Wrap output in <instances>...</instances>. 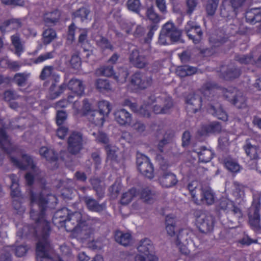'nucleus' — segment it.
Here are the masks:
<instances>
[{"label": "nucleus", "mask_w": 261, "mask_h": 261, "mask_svg": "<svg viewBox=\"0 0 261 261\" xmlns=\"http://www.w3.org/2000/svg\"><path fill=\"white\" fill-rule=\"evenodd\" d=\"M30 217L35 221L33 228H30V233L38 237L49 236L50 226L45 219V212L47 208V199L41 194L31 192Z\"/></svg>", "instance_id": "nucleus-1"}, {"label": "nucleus", "mask_w": 261, "mask_h": 261, "mask_svg": "<svg viewBox=\"0 0 261 261\" xmlns=\"http://www.w3.org/2000/svg\"><path fill=\"white\" fill-rule=\"evenodd\" d=\"M11 161L15 166L22 170L31 169L33 173H28L25 175V179L28 185L31 186L33 182L34 179L40 180L42 183L44 182L43 174H42L36 167L32 158L27 154H23L22 156V161H19L17 159L11 157Z\"/></svg>", "instance_id": "nucleus-2"}, {"label": "nucleus", "mask_w": 261, "mask_h": 261, "mask_svg": "<svg viewBox=\"0 0 261 261\" xmlns=\"http://www.w3.org/2000/svg\"><path fill=\"white\" fill-rule=\"evenodd\" d=\"M220 210L224 211L227 215V218L231 223L232 228L237 227L240 223V219L242 218V210L234 203L226 198L220 200L219 205Z\"/></svg>", "instance_id": "nucleus-3"}, {"label": "nucleus", "mask_w": 261, "mask_h": 261, "mask_svg": "<svg viewBox=\"0 0 261 261\" xmlns=\"http://www.w3.org/2000/svg\"><path fill=\"white\" fill-rule=\"evenodd\" d=\"M181 35V32L171 22L166 23L161 31L159 42L162 45L168 43V39L173 42L178 41Z\"/></svg>", "instance_id": "nucleus-4"}, {"label": "nucleus", "mask_w": 261, "mask_h": 261, "mask_svg": "<svg viewBox=\"0 0 261 261\" xmlns=\"http://www.w3.org/2000/svg\"><path fill=\"white\" fill-rule=\"evenodd\" d=\"M99 111L94 110L86 114L89 121L95 125L102 126L105 121V116L108 115L111 111L110 105L107 101L99 103Z\"/></svg>", "instance_id": "nucleus-5"}, {"label": "nucleus", "mask_w": 261, "mask_h": 261, "mask_svg": "<svg viewBox=\"0 0 261 261\" xmlns=\"http://www.w3.org/2000/svg\"><path fill=\"white\" fill-rule=\"evenodd\" d=\"M196 224L199 231L206 233L211 232L214 227V218L209 214L201 211L195 212Z\"/></svg>", "instance_id": "nucleus-6"}, {"label": "nucleus", "mask_w": 261, "mask_h": 261, "mask_svg": "<svg viewBox=\"0 0 261 261\" xmlns=\"http://www.w3.org/2000/svg\"><path fill=\"white\" fill-rule=\"evenodd\" d=\"M84 144L83 134L78 132H73L67 139V150L72 155L78 154L84 148Z\"/></svg>", "instance_id": "nucleus-7"}, {"label": "nucleus", "mask_w": 261, "mask_h": 261, "mask_svg": "<svg viewBox=\"0 0 261 261\" xmlns=\"http://www.w3.org/2000/svg\"><path fill=\"white\" fill-rule=\"evenodd\" d=\"M60 222H64L65 227L67 231L74 232L75 230H78L80 226L84 224L85 220L83 219L80 212H73L69 210L67 219L60 220Z\"/></svg>", "instance_id": "nucleus-8"}, {"label": "nucleus", "mask_w": 261, "mask_h": 261, "mask_svg": "<svg viewBox=\"0 0 261 261\" xmlns=\"http://www.w3.org/2000/svg\"><path fill=\"white\" fill-rule=\"evenodd\" d=\"M48 237L44 235L36 237L38 240L36 246L37 261H44V259L49 258V252L51 250V247Z\"/></svg>", "instance_id": "nucleus-9"}, {"label": "nucleus", "mask_w": 261, "mask_h": 261, "mask_svg": "<svg viewBox=\"0 0 261 261\" xmlns=\"http://www.w3.org/2000/svg\"><path fill=\"white\" fill-rule=\"evenodd\" d=\"M137 164L139 171L146 177L151 179L153 177V167L149 159L142 153L137 154Z\"/></svg>", "instance_id": "nucleus-10"}, {"label": "nucleus", "mask_w": 261, "mask_h": 261, "mask_svg": "<svg viewBox=\"0 0 261 261\" xmlns=\"http://www.w3.org/2000/svg\"><path fill=\"white\" fill-rule=\"evenodd\" d=\"M224 95L238 109L246 107V99L245 97L243 95L242 92L238 90L235 88L226 89L224 92Z\"/></svg>", "instance_id": "nucleus-11"}, {"label": "nucleus", "mask_w": 261, "mask_h": 261, "mask_svg": "<svg viewBox=\"0 0 261 261\" xmlns=\"http://www.w3.org/2000/svg\"><path fill=\"white\" fill-rule=\"evenodd\" d=\"M185 31L189 38L195 44L198 43L202 39L203 32L198 25H195L193 22H189L185 27Z\"/></svg>", "instance_id": "nucleus-12"}, {"label": "nucleus", "mask_w": 261, "mask_h": 261, "mask_svg": "<svg viewBox=\"0 0 261 261\" xmlns=\"http://www.w3.org/2000/svg\"><path fill=\"white\" fill-rule=\"evenodd\" d=\"M80 198L85 203L87 208L91 212L100 213L106 208L105 203L100 204L91 196L80 195Z\"/></svg>", "instance_id": "nucleus-13"}, {"label": "nucleus", "mask_w": 261, "mask_h": 261, "mask_svg": "<svg viewBox=\"0 0 261 261\" xmlns=\"http://www.w3.org/2000/svg\"><path fill=\"white\" fill-rule=\"evenodd\" d=\"M201 97L195 94H189L186 98V110L189 115L197 112L201 106Z\"/></svg>", "instance_id": "nucleus-14"}, {"label": "nucleus", "mask_w": 261, "mask_h": 261, "mask_svg": "<svg viewBox=\"0 0 261 261\" xmlns=\"http://www.w3.org/2000/svg\"><path fill=\"white\" fill-rule=\"evenodd\" d=\"M129 61L134 66L138 68L146 67L148 64V60L145 56L140 54L138 49H134L129 56Z\"/></svg>", "instance_id": "nucleus-15"}, {"label": "nucleus", "mask_w": 261, "mask_h": 261, "mask_svg": "<svg viewBox=\"0 0 261 261\" xmlns=\"http://www.w3.org/2000/svg\"><path fill=\"white\" fill-rule=\"evenodd\" d=\"M161 168L163 172L159 179L161 185L165 188H170L176 185L177 180L175 175L170 171H165V166H161Z\"/></svg>", "instance_id": "nucleus-16"}, {"label": "nucleus", "mask_w": 261, "mask_h": 261, "mask_svg": "<svg viewBox=\"0 0 261 261\" xmlns=\"http://www.w3.org/2000/svg\"><path fill=\"white\" fill-rule=\"evenodd\" d=\"M115 120L122 126L129 125L132 120V114L124 109L116 110L114 113Z\"/></svg>", "instance_id": "nucleus-17"}, {"label": "nucleus", "mask_w": 261, "mask_h": 261, "mask_svg": "<svg viewBox=\"0 0 261 261\" xmlns=\"http://www.w3.org/2000/svg\"><path fill=\"white\" fill-rule=\"evenodd\" d=\"M151 81L150 77L136 72L132 77L131 83L140 89H145L151 85Z\"/></svg>", "instance_id": "nucleus-18"}, {"label": "nucleus", "mask_w": 261, "mask_h": 261, "mask_svg": "<svg viewBox=\"0 0 261 261\" xmlns=\"http://www.w3.org/2000/svg\"><path fill=\"white\" fill-rule=\"evenodd\" d=\"M249 222L251 227L255 231L260 229V215L259 207L257 206H253L250 209L249 213Z\"/></svg>", "instance_id": "nucleus-19"}, {"label": "nucleus", "mask_w": 261, "mask_h": 261, "mask_svg": "<svg viewBox=\"0 0 261 261\" xmlns=\"http://www.w3.org/2000/svg\"><path fill=\"white\" fill-rule=\"evenodd\" d=\"M236 10L228 0H224L220 7V14L225 18H233L237 15Z\"/></svg>", "instance_id": "nucleus-20"}, {"label": "nucleus", "mask_w": 261, "mask_h": 261, "mask_svg": "<svg viewBox=\"0 0 261 261\" xmlns=\"http://www.w3.org/2000/svg\"><path fill=\"white\" fill-rule=\"evenodd\" d=\"M207 111L209 113L215 116L219 119L226 121L227 119V115L222 108L221 105L219 102H211L208 104Z\"/></svg>", "instance_id": "nucleus-21"}, {"label": "nucleus", "mask_w": 261, "mask_h": 261, "mask_svg": "<svg viewBox=\"0 0 261 261\" xmlns=\"http://www.w3.org/2000/svg\"><path fill=\"white\" fill-rule=\"evenodd\" d=\"M138 251L141 254L153 255L152 254L153 251V245L151 241L147 238L141 240L137 246Z\"/></svg>", "instance_id": "nucleus-22"}, {"label": "nucleus", "mask_w": 261, "mask_h": 261, "mask_svg": "<svg viewBox=\"0 0 261 261\" xmlns=\"http://www.w3.org/2000/svg\"><path fill=\"white\" fill-rule=\"evenodd\" d=\"M141 199L146 203L151 204L156 199L157 193L149 187L143 188L140 192Z\"/></svg>", "instance_id": "nucleus-23"}, {"label": "nucleus", "mask_w": 261, "mask_h": 261, "mask_svg": "<svg viewBox=\"0 0 261 261\" xmlns=\"http://www.w3.org/2000/svg\"><path fill=\"white\" fill-rule=\"evenodd\" d=\"M245 18L248 22L252 24L261 21V8L248 9L246 12Z\"/></svg>", "instance_id": "nucleus-24"}, {"label": "nucleus", "mask_w": 261, "mask_h": 261, "mask_svg": "<svg viewBox=\"0 0 261 261\" xmlns=\"http://www.w3.org/2000/svg\"><path fill=\"white\" fill-rule=\"evenodd\" d=\"M244 149L247 155L252 160H256L258 158V146L254 144L253 140H247Z\"/></svg>", "instance_id": "nucleus-25"}, {"label": "nucleus", "mask_w": 261, "mask_h": 261, "mask_svg": "<svg viewBox=\"0 0 261 261\" xmlns=\"http://www.w3.org/2000/svg\"><path fill=\"white\" fill-rule=\"evenodd\" d=\"M90 183L98 198L101 199L104 196L105 189L103 182L98 178H93L90 179Z\"/></svg>", "instance_id": "nucleus-26"}, {"label": "nucleus", "mask_w": 261, "mask_h": 261, "mask_svg": "<svg viewBox=\"0 0 261 261\" xmlns=\"http://www.w3.org/2000/svg\"><path fill=\"white\" fill-rule=\"evenodd\" d=\"M221 129V126L220 123L214 122L208 125L203 126L198 133L200 136H205L210 133H218Z\"/></svg>", "instance_id": "nucleus-27"}, {"label": "nucleus", "mask_w": 261, "mask_h": 261, "mask_svg": "<svg viewBox=\"0 0 261 261\" xmlns=\"http://www.w3.org/2000/svg\"><path fill=\"white\" fill-rule=\"evenodd\" d=\"M68 87L69 90L77 95H81L84 90L82 82L76 79H72L69 81Z\"/></svg>", "instance_id": "nucleus-28"}, {"label": "nucleus", "mask_w": 261, "mask_h": 261, "mask_svg": "<svg viewBox=\"0 0 261 261\" xmlns=\"http://www.w3.org/2000/svg\"><path fill=\"white\" fill-rule=\"evenodd\" d=\"M61 16V13L58 10L46 13L44 16L45 23L48 25H54L58 21Z\"/></svg>", "instance_id": "nucleus-29"}, {"label": "nucleus", "mask_w": 261, "mask_h": 261, "mask_svg": "<svg viewBox=\"0 0 261 261\" xmlns=\"http://www.w3.org/2000/svg\"><path fill=\"white\" fill-rule=\"evenodd\" d=\"M11 146V139L4 129L0 128V148L6 152Z\"/></svg>", "instance_id": "nucleus-30"}, {"label": "nucleus", "mask_w": 261, "mask_h": 261, "mask_svg": "<svg viewBox=\"0 0 261 261\" xmlns=\"http://www.w3.org/2000/svg\"><path fill=\"white\" fill-rule=\"evenodd\" d=\"M197 71V69L196 67L185 65L178 67L176 70V73L178 76L182 77L192 75Z\"/></svg>", "instance_id": "nucleus-31"}, {"label": "nucleus", "mask_w": 261, "mask_h": 261, "mask_svg": "<svg viewBox=\"0 0 261 261\" xmlns=\"http://www.w3.org/2000/svg\"><path fill=\"white\" fill-rule=\"evenodd\" d=\"M66 87L64 84L58 86L56 83H52L49 88L50 98L53 99L58 97L64 92Z\"/></svg>", "instance_id": "nucleus-32"}, {"label": "nucleus", "mask_w": 261, "mask_h": 261, "mask_svg": "<svg viewBox=\"0 0 261 261\" xmlns=\"http://www.w3.org/2000/svg\"><path fill=\"white\" fill-rule=\"evenodd\" d=\"M39 152L40 155L44 157L47 161L55 162L58 160V154L53 149L42 147L40 149Z\"/></svg>", "instance_id": "nucleus-33"}, {"label": "nucleus", "mask_w": 261, "mask_h": 261, "mask_svg": "<svg viewBox=\"0 0 261 261\" xmlns=\"http://www.w3.org/2000/svg\"><path fill=\"white\" fill-rule=\"evenodd\" d=\"M131 236L128 233H124L122 231H116L115 234V241L119 244L126 246L129 244Z\"/></svg>", "instance_id": "nucleus-34"}, {"label": "nucleus", "mask_w": 261, "mask_h": 261, "mask_svg": "<svg viewBox=\"0 0 261 261\" xmlns=\"http://www.w3.org/2000/svg\"><path fill=\"white\" fill-rule=\"evenodd\" d=\"M9 177L11 180L10 187L11 196L13 197H19L21 195V192L19 188L17 177L14 174H10Z\"/></svg>", "instance_id": "nucleus-35"}, {"label": "nucleus", "mask_w": 261, "mask_h": 261, "mask_svg": "<svg viewBox=\"0 0 261 261\" xmlns=\"http://www.w3.org/2000/svg\"><path fill=\"white\" fill-rule=\"evenodd\" d=\"M220 0H207L205 8L207 15L210 16H214L217 9Z\"/></svg>", "instance_id": "nucleus-36"}, {"label": "nucleus", "mask_w": 261, "mask_h": 261, "mask_svg": "<svg viewBox=\"0 0 261 261\" xmlns=\"http://www.w3.org/2000/svg\"><path fill=\"white\" fill-rule=\"evenodd\" d=\"M28 247L25 245H19L17 246L12 245L6 247L7 251H14L15 255L18 257H21L24 255L28 250Z\"/></svg>", "instance_id": "nucleus-37"}, {"label": "nucleus", "mask_w": 261, "mask_h": 261, "mask_svg": "<svg viewBox=\"0 0 261 261\" xmlns=\"http://www.w3.org/2000/svg\"><path fill=\"white\" fill-rule=\"evenodd\" d=\"M137 191L135 188L130 189L127 192L123 193L120 199V203L122 205H126L129 203L134 197L137 196Z\"/></svg>", "instance_id": "nucleus-38"}, {"label": "nucleus", "mask_w": 261, "mask_h": 261, "mask_svg": "<svg viewBox=\"0 0 261 261\" xmlns=\"http://www.w3.org/2000/svg\"><path fill=\"white\" fill-rule=\"evenodd\" d=\"M199 160L201 162L207 163L211 160L213 153L210 149L202 147L199 151H197Z\"/></svg>", "instance_id": "nucleus-39"}, {"label": "nucleus", "mask_w": 261, "mask_h": 261, "mask_svg": "<svg viewBox=\"0 0 261 261\" xmlns=\"http://www.w3.org/2000/svg\"><path fill=\"white\" fill-rule=\"evenodd\" d=\"M146 16L147 19L154 23V24L159 23L161 19L160 16L156 13L152 6L147 8Z\"/></svg>", "instance_id": "nucleus-40"}, {"label": "nucleus", "mask_w": 261, "mask_h": 261, "mask_svg": "<svg viewBox=\"0 0 261 261\" xmlns=\"http://www.w3.org/2000/svg\"><path fill=\"white\" fill-rule=\"evenodd\" d=\"M199 201L205 202L207 204L210 205L213 203L214 201V196L211 190H202L200 199L198 201H195L198 203Z\"/></svg>", "instance_id": "nucleus-41"}, {"label": "nucleus", "mask_w": 261, "mask_h": 261, "mask_svg": "<svg viewBox=\"0 0 261 261\" xmlns=\"http://www.w3.org/2000/svg\"><path fill=\"white\" fill-rule=\"evenodd\" d=\"M217 85L212 82L208 81L203 84L201 88L202 93L204 96L207 97V100L212 101V99H210V97L209 94H211L213 92V90L216 88Z\"/></svg>", "instance_id": "nucleus-42"}, {"label": "nucleus", "mask_w": 261, "mask_h": 261, "mask_svg": "<svg viewBox=\"0 0 261 261\" xmlns=\"http://www.w3.org/2000/svg\"><path fill=\"white\" fill-rule=\"evenodd\" d=\"M74 232H76L82 239H87L92 233V230L87 225L85 221L84 224L82 225V226L79 227L78 230H75Z\"/></svg>", "instance_id": "nucleus-43"}, {"label": "nucleus", "mask_w": 261, "mask_h": 261, "mask_svg": "<svg viewBox=\"0 0 261 261\" xmlns=\"http://www.w3.org/2000/svg\"><path fill=\"white\" fill-rule=\"evenodd\" d=\"M69 210L67 208H63L58 211L54 215L53 220L55 223H64V222H60V220L67 219Z\"/></svg>", "instance_id": "nucleus-44"}, {"label": "nucleus", "mask_w": 261, "mask_h": 261, "mask_svg": "<svg viewBox=\"0 0 261 261\" xmlns=\"http://www.w3.org/2000/svg\"><path fill=\"white\" fill-rule=\"evenodd\" d=\"M56 37V33L52 29H46L43 33V43L44 44L50 43Z\"/></svg>", "instance_id": "nucleus-45"}, {"label": "nucleus", "mask_w": 261, "mask_h": 261, "mask_svg": "<svg viewBox=\"0 0 261 261\" xmlns=\"http://www.w3.org/2000/svg\"><path fill=\"white\" fill-rule=\"evenodd\" d=\"M29 76V74L25 73H18L15 74L13 81L18 86H24L26 85L27 81Z\"/></svg>", "instance_id": "nucleus-46"}, {"label": "nucleus", "mask_w": 261, "mask_h": 261, "mask_svg": "<svg viewBox=\"0 0 261 261\" xmlns=\"http://www.w3.org/2000/svg\"><path fill=\"white\" fill-rule=\"evenodd\" d=\"M241 73V70L236 67L229 68L226 71V78L232 80L240 76Z\"/></svg>", "instance_id": "nucleus-47"}, {"label": "nucleus", "mask_w": 261, "mask_h": 261, "mask_svg": "<svg viewBox=\"0 0 261 261\" xmlns=\"http://www.w3.org/2000/svg\"><path fill=\"white\" fill-rule=\"evenodd\" d=\"M235 60L244 64H254L255 62L251 55H237L235 56Z\"/></svg>", "instance_id": "nucleus-48"}, {"label": "nucleus", "mask_w": 261, "mask_h": 261, "mask_svg": "<svg viewBox=\"0 0 261 261\" xmlns=\"http://www.w3.org/2000/svg\"><path fill=\"white\" fill-rule=\"evenodd\" d=\"M11 41L12 44L15 48L16 54L19 55L20 53L23 50V47L20 37L17 35H13L11 37Z\"/></svg>", "instance_id": "nucleus-49"}, {"label": "nucleus", "mask_w": 261, "mask_h": 261, "mask_svg": "<svg viewBox=\"0 0 261 261\" xmlns=\"http://www.w3.org/2000/svg\"><path fill=\"white\" fill-rule=\"evenodd\" d=\"M96 86L100 91H108L111 89L109 81L106 79H98L96 82Z\"/></svg>", "instance_id": "nucleus-50"}, {"label": "nucleus", "mask_w": 261, "mask_h": 261, "mask_svg": "<svg viewBox=\"0 0 261 261\" xmlns=\"http://www.w3.org/2000/svg\"><path fill=\"white\" fill-rule=\"evenodd\" d=\"M126 6L128 9L130 11L139 13L140 10L141 3L140 0H128Z\"/></svg>", "instance_id": "nucleus-51"}, {"label": "nucleus", "mask_w": 261, "mask_h": 261, "mask_svg": "<svg viewBox=\"0 0 261 261\" xmlns=\"http://www.w3.org/2000/svg\"><path fill=\"white\" fill-rule=\"evenodd\" d=\"M12 25V29L18 28L20 27L21 23L18 19H11L5 21L2 25H0V30L2 32L5 30V28L10 25Z\"/></svg>", "instance_id": "nucleus-52"}, {"label": "nucleus", "mask_w": 261, "mask_h": 261, "mask_svg": "<svg viewBox=\"0 0 261 261\" xmlns=\"http://www.w3.org/2000/svg\"><path fill=\"white\" fill-rule=\"evenodd\" d=\"M199 186V183L197 180H193L190 182L187 186V188L191 193L192 198L195 201H198V198L196 196V191Z\"/></svg>", "instance_id": "nucleus-53"}, {"label": "nucleus", "mask_w": 261, "mask_h": 261, "mask_svg": "<svg viewBox=\"0 0 261 261\" xmlns=\"http://www.w3.org/2000/svg\"><path fill=\"white\" fill-rule=\"evenodd\" d=\"M161 100L163 101V105L162 106L163 111L165 114H167L173 106L172 99L170 97H165L164 98H162Z\"/></svg>", "instance_id": "nucleus-54"}, {"label": "nucleus", "mask_w": 261, "mask_h": 261, "mask_svg": "<svg viewBox=\"0 0 261 261\" xmlns=\"http://www.w3.org/2000/svg\"><path fill=\"white\" fill-rule=\"evenodd\" d=\"M121 190V185L119 182L115 181L109 188L111 197L116 198Z\"/></svg>", "instance_id": "nucleus-55"}, {"label": "nucleus", "mask_w": 261, "mask_h": 261, "mask_svg": "<svg viewBox=\"0 0 261 261\" xmlns=\"http://www.w3.org/2000/svg\"><path fill=\"white\" fill-rule=\"evenodd\" d=\"M54 56V51L46 53L44 54L40 55L37 58L35 59L33 62L35 64L41 63L46 61V60L53 58Z\"/></svg>", "instance_id": "nucleus-56"}, {"label": "nucleus", "mask_w": 261, "mask_h": 261, "mask_svg": "<svg viewBox=\"0 0 261 261\" xmlns=\"http://www.w3.org/2000/svg\"><path fill=\"white\" fill-rule=\"evenodd\" d=\"M158 257L154 255H149V256L139 254L134 257V261H157Z\"/></svg>", "instance_id": "nucleus-57"}, {"label": "nucleus", "mask_w": 261, "mask_h": 261, "mask_svg": "<svg viewBox=\"0 0 261 261\" xmlns=\"http://www.w3.org/2000/svg\"><path fill=\"white\" fill-rule=\"evenodd\" d=\"M225 164L227 169L231 172H237L240 170L239 165L232 160H227Z\"/></svg>", "instance_id": "nucleus-58"}, {"label": "nucleus", "mask_w": 261, "mask_h": 261, "mask_svg": "<svg viewBox=\"0 0 261 261\" xmlns=\"http://www.w3.org/2000/svg\"><path fill=\"white\" fill-rule=\"evenodd\" d=\"M53 70V67L51 66H45L41 71L40 78L42 80L46 79L51 75Z\"/></svg>", "instance_id": "nucleus-59"}, {"label": "nucleus", "mask_w": 261, "mask_h": 261, "mask_svg": "<svg viewBox=\"0 0 261 261\" xmlns=\"http://www.w3.org/2000/svg\"><path fill=\"white\" fill-rule=\"evenodd\" d=\"M186 4L188 8L187 13L191 15L198 4V0H187Z\"/></svg>", "instance_id": "nucleus-60"}, {"label": "nucleus", "mask_w": 261, "mask_h": 261, "mask_svg": "<svg viewBox=\"0 0 261 261\" xmlns=\"http://www.w3.org/2000/svg\"><path fill=\"white\" fill-rule=\"evenodd\" d=\"M99 70L101 75L106 76H111L114 73L113 68L111 66H105L99 69Z\"/></svg>", "instance_id": "nucleus-61"}, {"label": "nucleus", "mask_w": 261, "mask_h": 261, "mask_svg": "<svg viewBox=\"0 0 261 261\" xmlns=\"http://www.w3.org/2000/svg\"><path fill=\"white\" fill-rule=\"evenodd\" d=\"M220 147L222 149H225L229 145L228 135L226 134L222 135L219 139Z\"/></svg>", "instance_id": "nucleus-62"}, {"label": "nucleus", "mask_w": 261, "mask_h": 261, "mask_svg": "<svg viewBox=\"0 0 261 261\" xmlns=\"http://www.w3.org/2000/svg\"><path fill=\"white\" fill-rule=\"evenodd\" d=\"M97 43L99 46L104 49H113V46L109 41V40L104 37H101L100 39L98 41Z\"/></svg>", "instance_id": "nucleus-63"}, {"label": "nucleus", "mask_w": 261, "mask_h": 261, "mask_svg": "<svg viewBox=\"0 0 261 261\" xmlns=\"http://www.w3.org/2000/svg\"><path fill=\"white\" fill-rule=\"evenodd\" d=\"M67 118V114L64 111H58L56 115V121L58 125H60L63 123Z\"/></svg>", "instance_id": "nucleus-64"}]
</instances>
